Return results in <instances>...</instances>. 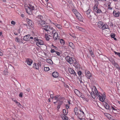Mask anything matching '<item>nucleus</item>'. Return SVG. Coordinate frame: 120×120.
<instances>
[{"label":"nucleus","instance_id":"obj_62","mask_svg":"<svg viewBox=\"0 0 120 120\" xmlns=\"http://www.w3.org/2000/svg\"><path fill=\"white\" fill-rule=\"evenodd\" d=\"M79 80L80 81V83H82V80L81 79H79Z\"/></svg>","mask_w":120,"mask_h":120},{"label":"nucleus","instance_id":"obj_54","mask_svg":"<svg viewBox=\"0 0 120 120\" xmlns=\"http://www.w3.org/2000/svg\"><path fill=\"white\" fill-rule=\"evenodd\" d=\"M11 23L12 24L14 25L15 24V22L13 21H12L11 22Z\"/></svg>","mask_w":120,"mask_h":120},{"label":"nucleus","instance_id":"obj_10","mask_svg":"<svg viewBox=\"0 0 120 120\" xmlns=\"http://www.w3.org/2000/svg\"><path fill=\"white\" fill-rule=\"evenodd\" d=\"M32 62V60L30 59H27L26 60V62L29 65H31Z\"/></svg>","mask_w":120,"mask_h":120},{"label":"nucleus","instance_id":"obj_42","mask_svg":"<svg viewBox=\"0 0 120 120\" xmlns=\"http://www.w3.org/2000/svg\"><path fill=\"white\" fill-rule=\"evenodd\" d=\"M90 53V54L92 56H93V53L92 52L91 49H90L89 50Z\"/></svg>","mask_w":120,"mask_h":120},{"label":"nucleus","instance_id":"obj_22","mask_svg":"<svg viewBox=\"0 0 120 120\" xmlns=\"http://www.w3.org/2000/svg\"><path fill=\"white\" fill-rule=\"evenodd\" d=\"M76 27L77 29H79V30L81 31L82 32H84L85 31V30L84 29L79 26H76Z\"/></svg>","mask_w":120,"mask_h":120},{"label":"nucleus","instance_id":"obj_34","mask_svg":"<svg viewBox=\"0 0 120 120\" xmlns=\"http://www.w3.org/2000/svg\"><path fill=\"white\" fill-rule=\"evenodd\" d=\"M105 107L107 109H109L110 108V106L107 103H105Z\"/></svg>","mask_w":120,"mask_h":120},{"label":"nucleus","instance_id":"obj_53","mask_svg":"<svg viewBox=\"0 0 120 120\" xmlns=\"http://www.w3.org/2000/svg\"><path fill=\"white\" fill-rule=\"evenodd\" d=\"M78 74L79 75H81L82 74L81 72L80 71H79L78 72Z\"/></svg>","mask_w":120,"mask_h":120},{"label":"nucleus","instance_id":"obj_39","mask_svg":"<svg viewBox=\"0 0 120 120\" xmlns=\"http://www.w3.org/2000/svg\"><path fill=\"white\" fill-rule=\"evenodd\" d=\"M15 41L18 42L19 43L20 42V39L18 37H16L15 38Z\"/></svg>","mask_w":120,"mask_h":120},{"label":"nucleus","instance_id":"obj_5","mask_svg":"<svg viewBox=\"0 0 120 120\" xmlns=\"http://www.w3.org/2000/svg\"><path fill=\"white\" fill-rule=\"evenodd\" d=\"M85 74L86 76L88 79H90L92 76L90 72L87 70L85 71Z\"/></svg>","mask_w":120,"mask_h":120},{"label":"nucleus","instance_id":"obj_32","mask_svg":"<svg viewBox=\"0 0 120 120\" xmlns=\"http://www.w3.org/2000/svg\"><path fill=\"white\" fill-rule=\"evenodd\" d=\"M69 46L70 47H71L73 49H75L74 46L73 45V43L71 42H70L69 44Z\"/></svg>","mask_w":120,"mask_h":120},{"label":"nucleus","instance_id":"obj_38","mask_svg":"<svg viewBox=\"0 0 120 120\" xmlns=\"http://www.w3.org/2000/svg\"><path fill=\"white\" fill-rule=\"evenodd\" d=\"M44 69L45 71H49L50 69L49 67H46L44 68Z\"/></svg>","mask_w":120,"mask_h":120},{"label":"nucleus","instance_id":"obj_7","mask_svg":"<svg viewBox=\"0 0 120 120\" xmlns=\"http://www.w3.org/2000/svg\"><path fill=\"white\" fill-rule=\"evenodd\" d=\"M79 97H80L82 98V99L84 100H86L87 101H88V100L85 97V96L82 93L80 92L79 93L78 95Z\"/></svg>","mask_w":120,"mask_h":120},{"label":"nucleus","instance_id":"obj_1","mask_svg":"<svg viewBox=\"0 0 120 120\" xmlns=\"http://www.w3.org/2000/svg\"><path fill=\"white\" fill-rule=\"evenodd\" d=\"M65 59L67 62L70 64L73 63L74 65H76L77 62L75 59L73 57H70L69 56H67L65 58Z\"/></svg>","mask_w":120,"mask_h":120},{"label":"nucleus","instance_id":"obj_60","mask_svg":"<svg viewBox=\"0 0 120 120\" xmlns=\"http://www.w3.org/2000/svg\"><path fill=\"white\" fill-rule=\"evenodd\" d=\"M58 97L57 96H55L54 97L55 99L56 100H57V101H58V100L57 99Z\"/></svg>","mask_w":120,"mask_h":120},{"label":"nucleus","instance_id":"obj_44","mask_svg":"<svg viewBox=\"0 0 120 120\" xmlns=\"http://www.w3.org/2000/svg\"><path fill=\"white\" fill-rule=\"evenodd\" d=\"M86 13L87 15H89L90 13V10H88L86 11Z\"/></svg>","mask_w":120,"mask_h":120},{"label":"nucleus","instance_id":"obj_49","mask_svg":"<svg viewBox=\"0 0 120 120\" xmlns=\"http://www.w3.org/2000/svg\"><path fill=\"white\" fill-rule=\"evenodd\" d=\"M8 72L7 70H4V74L5 75H7L8 74Z\"/></svg>","mask_w":120,"mask_h":120},{"label":"nucleus","instance_id":"obj_14","mask_svg":"<svg viewBox=\"0 0 120 120\" xmlns=\"http://www.w3.org/2000/svg\"><path fill=\"white\" fill-rule=\"evenodd\" d=\"M43 17L41 15H38L36 18V20L37 21V22H38L42 20L43 19Z\"/></svg>","mask_w":120,"mask_h":120},{"label":"nucleus","instance_id":"obj_23","mask_svg":"<svg viewBox=\"0 0 120 120\" xmlns=\"http://www.w3.org/2000/svg\"><path fill=\"white\" fill-rule=\"evenodd\" d=\"M26 20L28 22V24L30 26H31L33 25V23L32 21L31 20L28 19H27Z\"/></svg>","mask_w":120,"mask_h":120},{"label":"nucleus","instance_id":"obj_45","mask_svg":"<svg viewBox=\"0 0 120 120\" xmlns=\"http://www.w3.org/2000/svg\"><path fill=\"white\" fill-rule=\"evenodd\" d=\"M108 8L110 10H111L112 9V8H111L110 6V4H108Z\"/></svg>","mask_w":120,"mask_h":120},{"label":"nucleus","instance_id":"obj_15","mask_svg":"<svg viewBox=\"0 0 120 120\" xmlns=\"http://www.w3.org/2000/svg\"><path fill=\"white\" fill-rule=\"evenodd\" d=\"M114 15L116 17H118L120 13L118 12H117L115 11L113 12Z\"/></svg>","mask_w":120,"mask_h":120},{"label":"nucleus","instance_id":"obj_41","mask_svg":"<svg viewBox=\"0 0 120 120\" xmlns=\"http://www.w3.org/2000/svg\"><path fill=\"white\" fill-rule=\"evenodd\" d=\"M96 12L97 13H101L102 12L101 10L98 9V10Z\"/></svg>","mask_w":120,"mask_h":120},{"label":"nucleus","instance_id":"obj_47","mask_svg":"<svg viewBox=\"0 0 120 120\" xmlns=\"http://www.w3.org/2000/svg\"><path fill=\"white\" fill-rule=\"evenodd\" d=\"M115 34H111V37L112 38H114L115 37Z\"/></svg>","mask_w":120,"mask_h":120},{"label":"nucleus","instance_id":"obj_20","mask_svg":"<svg viewBox=\"0 0 120 120\" xmlns=\"http://www.w3.org/2000/svg\"><path fill=\"white\" fill-rule=\"evenodd\" d=\"M47 8L49 10H51L52 8V5L50 3H48L47 4Z\"/></svg>","mask_w":120,"mask_h":120},{"label":"nucleus","instance_id":"obj_11","mask_svg":"<svg viewBox=\"0 0 120 120\" xmlns=\"http://www.w3.org/2000/svg\"><path fill=\"white\" fill-rule=\"evenodd\" d=\"M36 45L38 46H39V45H42L43 44V42L42 40L39 39L38 41L36 42Z\"/></svg>","mask_w":120,"mask_h":120},{"label":"nucleus","instance_id":"obj_18","mask_svg":"<svg viewBox=\"0 0 120 120\" xmlns=\"http://www.w3.org/2000/svg\"><path fill=\"white\" fill-rule=\"evenodd\" d=\"M52 75L54 78H57L59 75L58 73L56 72H54L53 73Z\"/></svg>","mask_w":120,"mask_h":120},{"label":"nucleus","instance_id":"obj_25","mask_svg":"<svg viewBox=\"0 0 120 120\" xmlns=\"http://www.w3.org/2000/svg\"><path fill=\"white\" fill-rule=\"evenodd\" d=\"M28 7V8H30L32 10H34V6L32 5L31 4H29L28 6H26Z\"/></svg>","mask_w":120,"mask_h":120},{"label":"nucleus","instance_id":"obj_9","mask_svg":"<svg viewBox=\"0 0 120 120\" xmlns=\"http://www.w3.org/2000/svg\"><path fill=\"white\" fill-rule=\"evenodd\" d=\"M77 18L79 20L81 21H82L83 19L80 14L78 12L75 15Z\"/></svg>","mask_w":120,"mask_h":120},{"label":"nucleus","instance_id":"obj_36","mask_svg":"<svg viewBox=\"0 0 120 120\" xmlns=\"http://www.w3.org/2000/svg\"><path fill=\"white\" fill-rule=\"evenodd\" d=\"M74 92L77 95L79 94L80 92L77 90L75 89L74 90Z\"/></svg>","mask_w":120,"mask_h":120},{"label":"nucleus","instance_id":"obj_17","mask_svg":"<svg viewBox=\"0 0 120 120\" xmlns=\"http://www.w3.org/2000/svg\"><path fill=\"white\" fill-rule=\"evenodd\" d=\"M53 24L59 29H62V27L60 25L56 23H53Z\"/></svg>","mask_w":120,"mask_h":120},{"label":"nucleus","instance_id":"obj_40","mask_svg":"<svg viewBox=\"0 0 120 120\" xmlns=\"http://www.w3.org/2000/svg\"><path fill=\"white\" fill-rule=\"evenodd\" d=\"M16 104L17 105H18L19 106L20 108H21V107L22 106V105L19 102H16Z\"/></svg>","mask_w":120,"mask_h":120},{"label":"nucleus","instance_id":"obj_4","mask_svg":"<svg viewBox=\"0 0 120 120\" xmlns=\"http://www.w3.org/2000/svg\"><path fill=\"white\" fill-rule=\"evenodd\" d=\"M98 97L99 98V100L102 102H103L105 99V93H103V95L101 94V96L99 94H98Z\"/></svg>","mask_w":120,"mask_h":120},{"label":"nucleus","instance_id":"obj_61","mask_svg":"<svg viewBox=\"0 0 120 120\" xmlns=\"http://www.w3.org/2000/svg\"><path fill=\"white\" fill-rule=\"evenodd\" d=\"M21 16L22 17H24V15L23 14H21Z\"/></svg>","mask_w":120,"mask_h":120},{"label":"nucleus","instance_id":"obj_21","mask_svg":"<svg viewBox=\"0 0 120 120\" xmlns=\"http://www.w3.org/2000/svg\"><path fill=\"white\" fill-rule=\"evenodd\" d=\"M106 116H108V119L110 120H116L115 119L113 118L112 116L109 114H107Z\"/></svg>","mask_w":120,"mask_h":120},{"label":"nucleus","instance_id":"obj_33","mask_svg":"<svg viewBox=\"0 0 120 120\" xmlns=\"http://www.w3.org/2000/svg\"><path fill=\"white\" fill-rule=\"evenodd\" d=\"M46 61L48 63L50 64H52V61L51 59H47Z\"/></svg>","mask_w":120,"mask_h":120},{"label":"nucleus","instance_id":"obj_59","mask_svg":"<svg viewBox=\"0 0 120 120\" xmlns=\"http://www.w3.org/2000/svg\"><path fill=\"white\" fill-rule=\"evenodd\" d=\"M69 106L68 105H66V108L67 109H68L69 108Z\"/></svg>","mask_w":120,"mask_h":120},{"label":"nucleus","instance_id":"obj_12","mask_svg":"<svg viewBox=\"0 0 120 120\" xmlns=\"http://www.w3.org/2000/svg\"><path fill=\"white\" fill-rule=\"evenodd\" d=\"M112 64L116 68L118 69L120 71V68L119 66L114 61H112Z\"/></svg>","mask_w":120,"mask_h":120},{"label":"nucleus","instance_id":"obj_6","mask_svg":"<svg viewBox=\"0 0 120 120\" xmlns=\"http://www.w3.org/2000/svg\"><path fill=\"white\" fill-rule=\"evenodd\" d=\"M25 8L27 13L29 15H31L32 14V11L30 8H28V7L26 6Z\"/></svg>","mask_w":120,"mask_h":120},{"label":"nucleus","instance_id":"obj_19","mask_svg":"<svg viewBox=\"0 0 120 120\" xmlns=\"http://www.w3.org/2000/svg\"><path fill=\"white\" fill-rule=\"evenodd\" d=\"M103 24V22L101 21H99L98 23V26L99 28L101 29Z\"/></svg>","mask_w":120,"mask_h":120},{"label":"nucleus","instance_id":"obj_31","mask_svg":"<svg viewBox=\"0 0 120 120\" xmlns=\"http://www.w3.org/2000/svg\"><path fill=\"white\" fill-rule=\"evenodd\" d=\"M62 118L63 120H69L68 119L67 117L64 115L63 116Z\"/></svg>","mask_w":120,"mask_h":120},{"label":"nucleus","instance_id":"obj_35","mask_svg":"<svg viewBox=\"0 0 120 120\" xmlns=\"http://www.w3.org/2000/svg\"><path fill=\"white\" fill-rule=\"evenodd\" d=\"M59 41H60L61 45H64L65 43L64 41L62 39L60 40L59 39Z\"/></svg>","mask_w":120,"mask_h":120},{"label":"nucleus","instance_id":"obj_24","mask_svg":"<svg viewBox=\"0 0 120 120\" xmlns=\"http://www.w3.org/2000/svg\"><path fill=\"white\" fill-rule=\"evenodd\" d=\"M30 35H27L24 36L23 38L24 41H26L28 40L30 37Z\"/></svg>","mask_w":120,"mask_h":120},{"label":"nucleus","instance_id":"obj_57","mask_svg":"<svg viewBox=\"0 0 120 120\" xmlns=\"http://www.w3.org/2000/svg\"><path fill=\"white\" fill-rule=\"evenodd\" d=\"M112 108L114 110H116V108L115 107H113V106H112Z\"/></svg>","mask_w":120,"mask_h":120},{"label":"nucleus","instance_id":"obj_26","mask_svg":"<svg viewBox=\"0 0 120 120\" xmlns=\"http://www.w3.org/2000/svg\"><path fill=\"white\" fill-rule=\"evenodd\" d=\"M108 28L109 27L107 24H103L101 29L103 30L105 29H108Z\"/></svg>","mask_w":120,"mask_h":120},{"label":"nucleus","instance_id":"obj_2","mask_svg":"<svg viewBox=\"0 0 120 120\" xmlns=\"http://www.w3.org/2000/svg\"><path fill=\"white\" fill-rule=\"evenodd\" d=\"M92 91L91 92V95L92 97L93 98H95V95L98 97V94L97 90L95 87H94L92 89Z\"/></svg>","mask_w":120,"mask_h":120},{"label":"nucleus","instance_id":"obj_50","mask_svg":"<svg viewBox=\"0 0 120 120\" xmlns=\"http://www.w3.org/2000/svg\"><path fill=\"white\" fill-rule=\"evenodd\" d=\"M116 84L117 86L118 87V88L120 89V84L119 83H117Z\"/></svg>","mask_w":120,"mask_h":120},{"label":"nucleus","instance_id":"obj_51","mask_svg":"<svg viewBox=\"0 0 120 120\" xmlns=\"http://www.w3.org/2000/svg\"><path fill=\"white\" fill-rule=\"evenodd\" d=\"M63 112L64 114L65 115H66L67 114V113L66 112V110L65 109H63Z\"/></svg>","mask_w":120,"mask_h":120},{"label":"nucleus","instance_id":"obj_8","mask_svg":"<svg viewBox=\"0 0 120 120\" xmlns=\"http://www.w3.org/2000/svg\"><path fill=\"white\" fill-rule=\"evenodd\" d=\"M37 23L39 26H43L45 24V21L42 20L38 22H37Z\"/></svg>","mask_w":120,"mask_h":120},{"label":"nucleus","instance_id":"obj_58","mask_svg":"<svg viewBox=\"0 0 120 120\" xmlns=\"http://www.w3.org/2000/svg\"><path fill=\"white\" fill-rule=\"evenodd\" d=\"M80 112H81V114H82L83 115H84V112H83L82 111H81L80 110Z\"/></svg>","mask_w":120,"mask_h":120},{"label":"nucleus","instance_id":"obj_56","mask_svg":"<svg viewBox=\"0 0 120 120\" xmlns=\"http://www.w3.org/2000/svg\"><path fill=\"white\" fill-rule=\"evenodd\" d=\"M22 93H20L19 94V96L20 97H22Z\"/></svg>","mask_w":120,"mask_h":120},{"label":"nucleus","instance_id":"obj_64","mask_svg":"<svg viewBox=\"0 0 120 120\" xmlns=\"http://www.w3.org/2000/svg\"><path fill=\"white\" fill-rule=\"evenodd\" d=\"M117 55L120 57V53L118 52Z\"/></svg>","mask_w":120,"mask_h":120},{"label":"nucleus","instance_id":"obj_55","mask_svg":"<svg viewBox=\"0 0 120 120\" xmlns=\"http://www.w3.org/2000/svg\"><path fill=\"white\" fill-rule=\"evenodd\" d=\"M55 51L54 49H51V52L52 53H53L55 52Z\"/></svg>","mask_w":120,"mask_h":120},{"label":"nucleus","instance_id":"obj_46","mask_svg":"<svg viewBox=\"0 0 120 120\" xmlns=\"http://www.w3.org/2000/svg\"><path fill=\"white\" fill-rule=\"evenodd\" d=\"M37 64L38 65V66L41 67V63L40 62H39L38 63V64Z\"/></svg>","mask_w":120,"mask_h":120},{"label":"nucleus","instance_id":"obj_63","mask_svg":"<svg viewBox=\"0 0 120 120\" xmlns=\"http://www.w3.org/2000/svg\"><path fill=\"white\" fill-rule=\"evenodd\" d=\"M50 97L52 98H54V97L53 95L52 94L50 95Z\"/></svg>","mask_w":120,"mask_h":120},{"label":"nucleus","instance_id":"obj_13","mask_svg":"<svg viewBox=\"0 0 120 120\" xmlns=\"http://www.w3.org/2000/svg\"><path fill=\"white\" fill-rule=\"evenodd\" d=\"M43 29L45 30L48 31H50V27L49 26L46 25L43 26Z\"/></svg>","mask_w":120,"mask_h":120},{"label":"nucleus","instance_id":"obj_27","mask_svg":"<svg viewBox=\"0 0 120 120\" xmlns=\"http://www.w3.org/2000/svg\"><path fill=\"white\" fill-rule=\"evenodd\" d=\"M45 36L46 39L47 41L49 40L50 39V36L49 35L47 34H45Z\"/></svg>","mask_w":120,"mask_h":120},{"label":"nucleus","instance_id":"obj_43","mask_svg":"<svg viewBox=\"0 0 120 120\" xmlns=\"http://www.w3.org/2000/svg\"><path fill=\"white\" fill-rule=\"evenodd\" d=\"M34 41L36 42L38 41L39 40L38 38H34Z\"/></svg>","mask_w":120,"mask_h":120},{"label":"nucleus","instance_id":"obj_37","mask_svg":"<svg viewBox=\"0 0 120 120\" xmlns=\"http://www.w3.org/2000/svg\"><path fill=\"white\" fill-rule=\"evenodd\" d=\"M72 11L75 14V15H76V14H77V13H78L77 12V10L75 9H73Z\"/></svg>","mask_w":120,"mask_h":120},{"label":"nucleus","instance_id":"obj_3","mask_svg":"<svg viewBox=\"0 0 120 120\" xmlns=\"http://www.w3.org/2000/svg\"><path fill=\"white\" fill-rule=\"evenodd\" d=\"M52 32L53 34H54L53 38L54 41L56 42L59 41L60 38L58 37L57 33L55 32V30L53 29L52 30Z\"/></svg>","mask_w":120,"mask_h":120},{"label":"nucleus","instance_id":"obj_30","mask_svg":"<svg viewBox=\"0 0 120 120\" xmlns=\"http://www.w3.org/2000/svg\"><path fill=\"white\" fill-rule=\"evenodd\" d=\"M74 111L76 115H77L78 114V109L77 107H75L74 109Z\"/></svg>","mask_w":120,"mask_h":120},{"label":"nucleus","instance_id":"obj_29","mask_svg":"<svg viewBox=\"0 0 120 120\" xmlns=\"http://www.w3.org/2000/svg\"><path fill=\"white\" fill-rule=\"evenodd\" d=\"M39 66L36 63H34L33 65V67L37 69H39Z\"/></svg>","mask_w":120,"mask_h":120},{"label":"nucleus","instance_id":"obj_16","mask_svg":"<svg viewBox=\"0 0 120 120\" xmlns=\"http://www.w3.org/2000/svg\"><path fill=\"white\" fill-rule=\"evenodd\" d=\"M68 70L70 73L73 74L74 76L76 75V73L73 69L71 68H70Z\"/></svg>","mask_w":120,"mask_h":120},{"label":"nucleus","instance_id":"obj_48","mask_svg":"<svg viewBox=\"0 0 120 120\" xmlns=\"http://www.w3.org/2000/svg\"><path fill=\"white\" fill-rule=\"evenodd\" d=\"M70 35L74 38H76V36H75L74 34H70Z\"/></svg>","mask_w":120,"mask_h":120},{"label":"nucleus","instance_id":"obj_28","mask_svg":"<svg viewBox=\"0 0 120 120\" xmlns=\"http://www.w3.org/2000/svg\"><path fill=\"white\" fill-rule=\"evenodd\" d=\"M98 4H95V5H94V11H96L97 10H98Z\"/></svg>","mask_w":120,"mask_h":120},{"label":"nucleus","instance_id":"obj_52","mask_svg":"<svg viewBox=\"0 0 120 120\" xmlns=\"http://www.w3.org/2000/svg\"><path fill=\"white\" fill-rule=\"evenodd\" d=\"M55 52L59 56L60 54V53L56 51Z\"/></svg>","mask_w":120,"mask_h":120}]
</instances>
